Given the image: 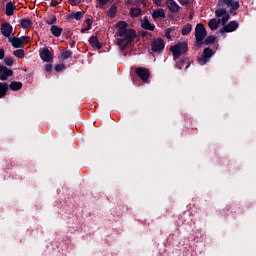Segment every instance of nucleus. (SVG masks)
<instances>
[{
	"label": "nucleus",
	"mask_w": 256,
	"mask_h": 256,
	"mask_svg": "<svg viewBox=\"0 0 256 256\" xmlns=\"http://www.w3.org/2000/svg\"><path fill=\"white\" fill-rule=\"evenodd\" d=\"M5 65H13V58H5Z\"/></svg>",
	"instance_id": "nucleus-41"
},
{
	"label": "nucleus",
	"mask_w": 256,
	"mask_h": 256,
	"mask_svg": "<svg viewBox=\"0 0 256 256\" xmlns=\"http://www.w3.org/2000/svg\"><path fill=\"white\" fill-rule=\"evenodd\" d=\"M13 13H15V5H13L11 2H8L6 4V15L8 17H11V15H13Z\"/></svg>",
	"instance_id": "nucleus-26"
},
{
	"label": "nucleus",
	"mask_w": 256,
	"mask_h": 256,
	"mask_svg": "<svg viewBox=\"0 0 256 256\" xmlns=\"http://www.w3.org/2000/svg\"><path fill=\"white\" fill-rule=\"evenodd\" d=\"M45 23L46 25H55V23H57V16L55 14H49L45 18Z\"/></svg>",
	"instance_id": "nucleus-24"
},
{
	"label": "nucleus",
	"mask_w": 256,
	"mask_h": 256,
	"mask_svg": "<svg viewBox=\"0 0 256 256\" xmlns=\"http://www.w3.org/2000/svg\"><path fill=\"white\" fill-rule=\"evenodd\" d=\"M9 77H13V70L0 65V81H7Z\"/></svg>",
	"instance_id": "nucleus-9"
},
{
	"label": "nucleus",
	"mask_w": 256,
	"mask_h": 256,
	"mask_svg": "<svg viewBox=\"0 0 256 256\" xmlns=\"http://www.w3.org/2000/svg\"><path fill=\"white\" fill-rule=\"evenodd\" d=\"M109 1H111V0H98V3L100 5V7H105V5H107V3H109Z\"/></svg>",
	"instance_id": "nucleus-36"
},
{
	"label": "nucleus",
	"mask_w": 256,
	"mask_h": 256,
	"mask_svg": "<svg viewBox=\"0 0 256 256\" xmlns=\"http://www.w3.org/2000/svg\"><path fill=\"white\" fill-rule=\"evenodd\" d=\"M239 29V23L237 21H230L227 25H225L222 30L220 31L221 33H233V31H237Z\"/></svg>",
	"instance_id": "nucleus-10"
},
{
	"label": "nucleus",
	"mask_w": 256,
	"mask_h": 256,
	"mask_svg": "<svg viewBox=\"0 0 256 256\" xmlns=\"http://www.w3.org/2000/svg\"><path fill=\"white\" fill-rule=\"evenodd\" d=\"M107 17L110 19H115L117 17V5L112 4L110 9L107 11Z\"/></svg>",
	"instance_id": "nucleus-21"
},
{
	"label": "nucleus",
	"mask_w": 256,
	"mask_h": 256,
	"mask_svg": "<svg viewBox=\"0 0 256 256\" xmlns=\"http://www.w3.org/2000/svg\"><path fill=\"white\" fill-rule=\"evenodd\" d=\"M141 13H143V10L139 7H134L130 9V17H140Z\"/></svg>",
	"instance_id": "nucleus-27"
},
{
	"label": "nucleus",
	"mask_w": 256,
	"mask_h": 256,
	"mask_svg": "<svg viewBox=\"0 0 256 256\" xmlns=\"http://www.w3.org/2000/svg\"><path fill=\"white\" fill-rule=\"evenodd\" d=\"M93 26V19L87 18L81 28V33H87V31L91 30V27Z\"/></svg>",
	"instance_id": "nucleus-15"
},
{
	"label": "nucleus",
	"mask_w": 256,
	"mask_h": 256,
	"mask_svg": "<svg viewBox=\"0 0 256 256\" xmlns=\"http://www.w3.org/2000/svg\"><path fill=\"white\" fill-rule=\"evenodd\" d=\"M141 27L146 31H155V24H152L147 16L144 17Z\"/></svg>",
	"instance_id": "nucleus-14"
},
{
	"label": "nucleus",
	"mask_w": 256,
	"mask_h": 256,
	"mask_svg": "<svg viewBox=\"0 0 256 256\" xmlns=\"http://www.w3.org/2000/svg\"><path fill=\"white\" fill-rule=\"evenodd\" d=\"M186 69H189V66H186Z\"/></svg>",
	"instance_id": "nucleus-46"
},
{
	"label": "nucleus",
	"mask_w": 256,
	"mask_h": 256,
	"mask_svg": "<svg viewBox=\"0 0 256 256\" xmlns=\"http://www.w3.org/2000/svg\"><path fill=\"white\" fill-rule=\"evenodd\" d=\"M44 71L46 73H51V71H53V66L52 65L45 66Z\"/></svg>",
	"instance_id": "nucleus-39"
},
{
	"label": "nucleus",
	"mask_w": 256,
	"mask_h": 256,
	"mask_svg": "<svg viewBox=\"0 0 256 256\" xmlns=\"http://www.w3.org/2000/svg\"><path fill=\"white\" fill-rule=\"evenodd\" d=\"M22 44L29 45L31 38L29 36H22L21 38Z\"/></svg>",
	"instance_id": "nucleus-34"
},
{
	"label": "nucleus",
	"mask_w": 256,
	"mask_h": 256,
	"mask_svg": "<svg viewBox=\"0 0 256 256\" xmlns=\"http://www.w3.org/2000/svg\"><path fill=\"white\" fill-rule=\"evenodd\" d=\"M129 24L125 21H119L116 24L117 28V45L120 47L121 51H125L127 47L137 39V32L134 29L127 28Z\"/></svg>",
	"instance_id": "nucleus-1"
},
{
	"label": "nucleus",
	"mask_w": 256,
	"mask_h": 256,
	"mask_svg": "<svg viewBox=\"0 0 256 256\" xmlns=\"http://www.w3.org/2000/svg\"><path fill=\"white\" fill-rule=\"evenodd\" d=\"M180 5H189V0H178Z\"/></svg>",
	"instance_id": "nucleus-44"
},
{
	"label": "nucleus",
	"mask_w": 256,
	"mask_h": 256,
	"mask_svg": "<svg viewBox=\"0 0 256 256\" xmlns=\"http://www.w3.org/2000/svg\"><path fill=\"white\" fill-rule=\"evenodd\" d=\"M219 23H221V20H217L215 18H212L208 22V27H209V29H211V31H217V29H219Z\"/></svg>",
	"instance_id": "nucleus-18"
},
{
	"label": "nucleus",
	"mask_w": 256,
	"mask_h": 256,
	"mask_svg": "<svg viewBox=\"0 0 256 256\" xmlns=\"http://www.w3.org/2000/svg\"><path fill=\"white\" fill-rule=\"evenodd\" d=\"M219 7H222V8H218L216 9L215 11V16L216 17H222V25H226L227 24V21H229V14L227 13V9L224 8V7H230V13H233V11H237L236 10H233L232 7L230 5H224V6H219Z\"/></svg>",
	"instance_id": "nucleus-5"
},
{
	"label": "nucleus",
	"mask_w": 256,
	"mask_h": 256,
	"mask_svg": "<svg viewBox=\"0 0 256 256\" xmlns=\"http://www.w3.org/2000/svg\"><path fill=\"white\" fill-rule=\"evenodd\" d=\"M20 25L22 29H31V27L33 26V22L29 18H23L20 21Z\"/></svg>",
	"instance_id": "nucleus-22"
},
{
	"label": "nucleus",
	"mask_w": 256,
	"mask_h": 256,
	"mask_svg": "<svg viewBox=\"0 0 256 256\" xmlns=\"http://www.w3.org/2000/svg\"><path fill=\"white\" fill-rule=\"evenodd\" d=\"M54 69L59 72L65 70V65H56Z\"/></svg>",
	"instance_id": "nucleus-38"
},
{
	"label": "nucleus",
	"mask_w": 256,
	"mask_h": 256,
	"mask_svg": "<svg viewBox=\"0 0 256 256\" xmlns=\"http://www.w3.org/2000/svg\"><path fill=\"white\" fill-rule=\"evenodd\" d=\"M225 5H229L232 7V11H235L241 7L239 4V1H233V0H219L218 1V7H225Z\"/></svg>",
	"instance_id": "nucleus-8"
},
{
	"label": "nucleus",
	"mask_w": 256,
	"mask_h": 256,
	"mask_svg": "<svg viewBox=\"0 0 256 256\" xmlns=\"http://www.w3.org/2000/svg\"><path fill=\"white\" fill-rule=\"evenodd\" d=\"M5 59V49L0 48V60Z\"/></svg>",
	"instance_id": "nucleus-42"
},
{
	"label": "nucleus",
	"mask_w": 256,
	"mask_h": 256,
	"mask_svg": "<svg viewBox=\"0 0 256 256\" xmlns=\"http://www.w3.org/2000/svg\"><path fill=\"white\" fill-rule=\"evenodd\" d=\"M13 55H14L15 57H18V59H23V58L25 57V50H23V49L15 50V51L13 52Z\"/></svg>",
	"instance_id": "nucleus-30"
},
{
	"label": "nucleus",
	"mask_w": 256,
	"mask_h": 256,
	"mask_svg": "<svg viewBox=\"0 0 256 256\" xmlns=\"http://www.w3.org/2000/svg\"><path fill=\"white\" fill-rule=\"evenodd\" d=\"M166 7L171 13H179L181 11V6L175 0H166Z\"/></svg>",
	"instance_id": "nucleus-12"
},
{
	"label": "nucleus",
	"mask_w": 256,
	"mask_h": 256,
	"mask_svg": "<svg viewBox=\"0 0 256 256\" xmlns=\"http://www.w3.org/2000/svg\"><path fill=\"white\" fill-rule=\"evenodd\" d=\"M50 32L52 33L53 36L59 37L60 35L63 34V28L57 25H52L50 28Z\"/></svg>",
	"instance_id": "nucleus-20"
},
{
	"label": "nucleus",
	"mask_w": 256,
	"mask_h": 256,
	"mask_svg": "<svg viewBox=\"0 0 256 256\" xmlns=\"http://www.w3.org/2000/svg\"><path fill=\"white\" fill-rule=\"evenodd\" d=\"M204 59H211L213 57V50L211 48H205L203 50Z\"/></svg>",
	"instance_id": "nucleus-29"
},
{
	"label": "nucleus",
	"mask_w": 256,
	"mask_h": 256,
	"mask_svg": "<svg viewBox=\"0 0 256 256\" xmlns=\"http://www.w3.org/2000/svg\"><path fill=\"white\" fill-rule=\"evenodd\" d=\"M192 29H193V26L190 23L184 25L181 30V35H189Z\"/></svg>",
	"instance_id": "nucleus-28"
},
{
	"label": "nucleus",
	"mask_w": 256,
	"mask_h": 256,
	"mask_svg": "<svg viewBox=\"0 0 256 256\" xmlns=\"http://www.w3.org/2000/svg\"><path fill=\"white\" fill-rule=\"evenodd\" d=\"M0 31L4 37H11L13 33V26L9 24V22H4L1 24Z\"/></svg>",
	"instance_id": "nucleus-11"
},
{
	"label": "nucleus",
	"mask_w": 256,
	"mask_h": 256,
	"mask_svg": "<svg viewBox=\"0 0 256 256\" xmlns=\"http://www.w3.org/2000/svg\"><path fill=\"white\" fill-rule=\"evenodd\" d=\"M205 37H207V30L205 29V25H203L202 23H198L195 27V39L199 47L203 45V41H205Z\"/></svg>",
	"instance_id": "nucleus-4"
},
{
	"label": "nucleus",
	"mask_w": 256,
	"mask_h": 256,
	"mask_svg": "<svg viewBox=\"0 0 256 256\" xmlns=\"http://www.w3.org/2000/svg\"><path fill=\"white\" fill-rule=\"evenodd\" d=\"M39 55L40 59L45 61V63H52L54 53L52 49H49V47L42 48L39 52Z\"/></svg>",
	"instance_id": "nucleus-6"
},
{
	"label": "nucleus",
	"mask_w": 256,
	"mask_h": 256,
	"mask_svg": "<svg viewBox=\"0 0 256 256\" xmlns=\"http://www.w3.org/2000/svg\"><path fill=\"white\" fill-rule=\"evenodd\" d=\"M135 72L143 83H149V77H151V72L149 71V69L138 67L136 68Z\"/></svg>",
	"instance_id": "nucleus-7"
},
{
	"label": "nucleus",
	"mask_w": 256,
	"mask_h": 256,
	"mask_svg": "<svg viewBox=\"0 0 256 256\" xmlns=\"http://www.w3.org/2000/svg\"><path fill=\"white\" fill-rule=\"evenodd\" d=\"M22 87H23V83L17 82V81H13L9 85V88L11 89V91H19L20 89H22Z\"/></svg>",
	"instance_id": "nucleus-25"
},
{
	"label": "nucleus",
	"mask_w": 256,
	"mask_h": 256,
	"mask_svg": "<svg viewBox=\"0 0 256 256\" xmlns=\"http://www.w3.org/2000/svg\"><path fill=\"white\" fill-rule=\"evenodd\" d=\"M83 15H85V11H78L74 13L73 17L76 21H81L83 19Z\"/></svg>",
	"instance_id": "nucleus-32"
},
{
	"label": "nucleus",
	"mask_w": 256,
	"mask_h": 256,
	"mask_svg": "<svg viewBox=\"0 0 256 256\" xmlns=\"http://www.w3.org/2000/svg\"><path fill=\"white\" fill-rule=\"evenodd\" d=\"M73 57V52L65 47L62 48L58 59L60 61H67V59H71Z\"/></svg>",
	"instance_id": "nucleus-13"
},
{
	"label": "nucleus",
	"mask_w": 256,
	"mask_h": 256,
	"mask_svg": "<svg viewBox=\"0 0 256 256\" xmlns=\"http://www.w3.org/2000/svg\"><path fill=\"white\" fill-rule=\"evenodd\" d=\"M126 5H139V0H126L125 1Z\"/></svg>",
	"instance_id": "nucleus-35"
},
{
	"label": "nucleus",
	"mask_w": 256,
	"mask_h": 256,
	"mask_svg": "<svg viewBox=\"0 0 256 256\" xmlns=\"http://www.w3.org/2000/svg\"><path fill=\"white\" fill-rule=\"evenodd\" d=\"M171 31H173V28H168L165 30V37L168 39V41H172L173 38L171 37Z\"/></svg>",
	"instance_id": "nucleus-33"
},
{
	"label": "nucleus",
	"mask_w": 256,
	"mask_h": 256,
	"mask_svg": "<svg viewBox=\"0 0 256 256\" xmlns=\"http://www.w3.org/2000/svg\"><path fill=\"white\" fill-rule=\"evenodd\" d=\"M152 17L153 19H165V10L163 8L153 10Z\"/></svg>",
	"instance_id": "nucleus-16"
},
{
	"label": "nucleus",
	"mask_w": 256,
	"mask_h": 256,
	"mask_svg": "<svg viewBox=\"0 0 256 256\" xmlns=\"http://www.w3.org/2000/svg\"><path fill=\"white\" fill-rule=\"evenodd\" d=\"M89 43L91 45V47H93V49H97L99 51V49H101V42H99V38H97V36H92L89 39Z\"/></svg>",
	"instance_id": "nucleus-17"
},
{
	"label": "nucleus",
	"mask_w": 256,
	"mask_h": 256,
	"mask_svg": "<svg viewBox=\"0 0 256 256\" xmlns=\"http://www.w3.org/2000/svg\"><path fill=\"white\" fill-rule=\"evenodd\" d=\"M191 65V62H189V58H184L181 62V65Z\"/></svg>",
	"instance_id": "nucleus-43"
},
{
	"label": "nucleus",
	"mask_w": 256,
	"mask_h": 256,
	"mask_svg": "<svg viewBox=\"0 0 256 256\" xmlns=\"http://www.w3.org/2000/svg\"><path fill=\"white\" fill-rule=\"evenodd\" d=\"M71 47H73V45H75V40H72V42L70 43Z\"/></svg>",
	"instance_id": "nucleus-45"
},
{
	"label": "nucleus",
	"mask_w": 256,
	"mask_h": 256,
	"mask_svg": "<svg viewBox=\"0 0 256 256\" xmlns=\"http://www.w3.org/2000/svg\"><path fill=\"white\" fill-rule=\"evenodd\" d=\"M217 40V38L213 35L208 36L205 40H204V45H211V43H215V41Z\"/></svg>",
	"instance_id": "nucleus-31"
},
{
	"label": "nucleus",
	"mask_w": 256,
	"mask_h": 256,
	"mask_svg": "<svg viewBox=\"0 0 256 256\" xmlns=\"http://www.w3.org/2000/svg\"><path fill=\"white\" fill-rule=\"evenodd\" d=\"M11 43L14 49H21V47H23V40H21V38L14 37L12 38Z\"/></svg>",
	"instance_id": "nucleus-23"
},
{
	"label": "nucleus",
	"mask_w": 256,
	"mask_h": 256,
	"mask_svg": "<svg viewBox=\"0 0 256 256\" xmlns=\"http://www.w3.org/2000/svg\"><path fill=\"white\" fill-rule=\"evenodd\" d=\"M170 51L172 52L175 61L181 57V55H186L189 51V44L187 42H178L175 45L170 46Z\"/></svg>",
	"instance_id": "nucleus-2"
},
{
	"label": "nucleus",
	"mask_w": 256,
	"mask_h": 256,
	"mask_svg": "<svg viewBox=\"0 0 256 256\" xmlns=\"http://www.w3.org/2000/svg\"><path fill=\"white\" fill-rule=\"evenodd\" d=\"M68 3H70V5L75 6V5H79V3H81V0H68Z\"/></svg>",
	"instance_id": "nucleus-37"
},
{
	"label": "nucleus",
	"mask_w": 256,
	"mask_h": 256,
	"mask_svg": "<svg viewBox=\"0 0 256 256\" xmlns=\"http://www.w3.org/2000/svg\"><path fill=\"white\" fill-rule=\"evenodd\" d=\"M153 3L157 5V7H162L163 6V0H153Z\"/></svg>",
	"instance_id": "nucleus-40"
},
{
	"label": "nucleus",
	"mask_w": 256,
	"mask_h": 256,
	"mask_svg": "<svg viewBox=\"0 0 256 256\" xmlns=\"http://www.w3.org/2000/svg\"><path fill=\"white\" fill-rule=\"evenodd\" d=\"M7 91H9V84L0 82V99H3L7 95Z\"/></svg>",
	"instance_id": "nucleus-19"
},
{
	"label": "nucleus",
	"mask_w": 256,
	"mask_h": 256,
	"mask_svg": "<svg viewBox=\"0 0 256 256\" xmlns=\"http://www.w3.org/2000/svg\"><path fill=\"white\" fill-rule=\"evenodd\" d=\"M150 49L152 53H156L157 55H161L163 51H165V40L161 37H154L150 41Z\"/></svg>",
	"instance_id": "nucleus-3"
}]
</instances>
